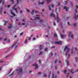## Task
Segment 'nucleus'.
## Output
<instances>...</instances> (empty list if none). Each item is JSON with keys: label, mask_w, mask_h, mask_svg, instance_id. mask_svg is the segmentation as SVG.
<instances>
[{"label": "nucleus", "mask_w": 78, "mask_h": 78, "mask_svg": "<svg viewBox=\"0 0 78 78\" xmlns=\"http://www.w3.org/2000/svg\"><path fill=\"white\" fill-rule=\"evenodd\" d=\"M39 63H41V61L40 60H39L38 61Z\"/></svg>", "instance_id": "63"}, {"label": "nucleus", "mask_w": 78, "mask_h": 78, "mask_svg": "<svg viewBox=\"0 0 78 78\" xmlns=\"http://www.w3.org/2000/svg\"><path fill=\"white\" fill-rule=\"evenodd\" d=\"M10 56V55H8L6 56H5V58H8V57H9Z\"/></svg>", "instance_id": "29"}, {"label": "nucleus", "mask_w": 78, "mask_h": 78, "mask_svg": "<svg viewBox=\"0 0 78 78\" xmlns=\"http://www.w3.org/2000/svg\"><path fill=\"white\" fill-rule=\"evenodd\" d=\"M43 76H44V77H45V76H46V74H44L43 75Z\"/></svg>", "instance_id": "48"}, {"label": "nucleus", "mask_w": 78, "mask_h": 78, "mask_svg": "<svg viewBox=\"0 0 78 78\" xmlns=\"http://www.w3.org/2000/svg\"><path fill=\"white\" fill-rule=\"evenodd\" d=\"M57 18L56 19L57 22H58L60 20V19L58 17V13H57Z\"/></svg>", "instance_id": "8"}, {"label": "nucleus", "mask_w": 78, "mask_h": 78, "mask_svg": "<svg viewBox=\"0 0 78 78\" xmlns=\"http://www.w3.org/2000/svg\"><path fill=\"white\" fill-rule=\"evenodd\" d=\"M22 13V11L20 10V14H21V13Z\"/></svg>", "instance_id": "56"}, {"label": "nucleus", "mask_w": 78, "mask_h": 78, "mask_svg": "<svg viewBox=\"0 0 78 78\" xmlns=\"http://www.w3.org/2000/svg\"><path fill=\"white\" fill-rule=\"evenodd\" d=\"M38 75H41V72H39L38 73Z\"/></svg>", "instance_id": "52"}, {"label": "nucleus", "mask_w": 78, "mask_h": 78, "mask_svg": "<svg viewBox=\"0 0 78 78\" xmlns=\"http://www.w3.org/2000/svg\"><path fill=\"white\" fill-rule=\"evenodd\" d=\"M19 25H27V24L24 23H19Z\"/></svg>", "instance_id": "23"}, {"label": "nucleus", "mask_w": 78, "mask_h": 78, "mask_svg": "<svg viewBox=\"0 0 78 78\" xmlns=\"http://www.w3.org/2000/svg\"><path fill=\"white\" fill-rule=\"evenodd\" d=\"M55 44H62V41H60L58 42H54Z\"/></svg>", "instance_id": "6"}, {"label": "nucleus", "mask_w": 78, "mask_h": 78, "mask_svg": "<svg viewBox=\"0 0 78 78\" xmlns=\"http://www.w3.org/2000/svg\"><path fill=\"white\" fill-rule=\"evenodd\" d=\"M42 22H43V20H41L40 21V23H42Z\"/></svg>", "instance_id": "30"}, {"label": "nucleus", "mask_w": 78, "mask_h": 78, "mask_svg": "<svg viewBox=\"0 0 78 78\" xmlns=\"http://www.w3.org/2000/svg\"><path fill=\"white\" fill-rule=\"evenodd\" d=\"M51 56H53V53H51Z\"/></svg>", "instance_id": "58"}, {"label": "nucleus", "mask_w": 78, "mask_h": 78, "mask_svg": "<svg viewBox=\"0 0 78 78\" xmlns=\"http://www.w3.org/2000/svg\"><path fill=\"white\" fill-rule=\"evenodd\" d=\"M4 25H6V24H8V21H6L5 20H4Z\"/></svg>", "instance_id": "13"}, {"label": "nucleus", "mask_w": 78, "mask_h": 78, "mask_svg": "<svg viewBox=\"0 0 78 78\" xmlns=\"http://www.w3.org/2000/svg\"><path fill=\"white\" fill-rule=\"evenodd\" d=\"M51 48H55V46H52Z\"/></svg>", "instance_id": "57"}, {"label": "nucleus", "mask_w": 78, "mask_h": 78, "mask_svg": "<svg viewBox=\"0 0 78 78\" xmlns=\"http://www.w3.org/2000/svg\"><path fill=\"white\" fill-rule=\"evenodd\" d=\"M67 23H68V25H69V26L70 25V24L69 22H68Z\"/></svg>", "instance_id": "50"}, {"label": "nucleus", "mask_w": 78, "mask_h": 78, "mask_svg": "<svg viewBox=\"0 0 78 78\" xmlns=\"http://www.w3.org/2000/svg\"><path fill=\"white\" fill-rule=\"evenodd\" d=\"M11 71H12V69H10V71L9 72L8 74V75H9V73H11Z\"/></svg>", "instance_id": "34"}, {"label": "nucleus", "mask_w": 78, "mask_h": 78, "mask_svg": "<svg viewBox=\"0 0 78 78\" xmlns=\"http://www.w3.org/2000/svg\"><path fill=\"white\" fill-rule=\"evenodd\" d=\"M37 17H35V20H39L40 19V16L39 15H37Z\"/></svg>", "instance_id": "10"}, {"label": "nucleus", "mask_w": 78, "mask_h": 78, "mask_svg": "<svg viewBox=\"0 0 78 78\" xmlns=\"http://www.w3.org/2000/svg\"><path fill=\"white\" fill-rule=\"evenodd\" d=\"M49 9V10H51V8H50V6H48Z\"/></svg>", "instance_id": "41"}, {"label": "nucleus", "mask_w": 78, "mask_h": 78, "mask_svg": "<svg viewBox=\"0 0 78 78\" xmlns=\"http://www.w3.org/2000/svg\"><path fill=\"white\" fill-rule=\"evenodd\" d=\"M52 78H56V76H55V75H54L53 73H52Z\"/></svg>", "instance_id": "12"}, {"label": "nucleus", "mask_w": 78, "mask_h": 78, "mask_svg": "<svg viewBox=\"0 0 78 78\" xmlns=\"http://www.w3.org/2000/svg\"><path fill=\"white\" fill-rule=\"evenodd\" d=\"M76 8H78V6L77 5H76Z\"/></svg>", "instance_id": "59"}, {"label": "nucleus", "mask_w": 78, "mask_h": 78, "mask_svg": "<svg viewBox=\"0 0 78 78\" xmlns=\"http://www.w3.org/2000/svg\"><path fill=\"white\" fill-rule=\"evenodd\" d=\"M2 7L0 8V14H2Z\"/></svg>", "instance_id": "18"}, {"label": "nucleus", "mask_w": 78, "mask_h": 78, "mask_svg": "<svg viewBox=\"0 0 78 78\" xmlns=\"http://www.w3.org/2000/svg\"><path fill=\"white\" fill-rule=\"evenodd\" d=\"M42 48V45H40L39 46V50H41Z\"/></svg>", "instance_id": "19"}, {"label": "nucleus", "mask_w": 78, "mask_h": 78, "mask_svg": "<svg viewBox=\"0 0 78 78\" xmlns=\"http://www.w3.org/2000/svg\"><path fill=\"white\" fill-rule=\"evenodd\" d=\"M18 46V43L17 42H15L12 46H11V48L12 47H14L15 49H16L17 48V47Z\"/></svg>", "instance_id": "2"}, {"label": "nucleus", "mask_w": 78, "mask_h": 78, "mask_svg": "<svg viewBox=\"0 0 78 78\" xmlns=\"http://www.w3.org/2000/svg\"><path fill=\"white\" fill-rule=\"evenodd\" d=\"M11 1L13 3H14V1H13V0H11Z\"/></svg>", "instance_id": "55"}, {"label": "nucleus", "mask_w": 78, "mask_h": 78, "mask_svg": "<svg viewBox=\"0 0 78 78\" xmlns=\"http://www.w3.org/2000/svg\"><path fill=\"white\" fill-rule=\"evenodd\" d=\"M4 14H6V12L4 11Z\"/></svg>", "instance_id": "61"}, {"label": "nucleus", "mask_w": 78, "mask_h": 78, "mask_svg": "<svg viewBox=\"0 0 78 78\" xmlns=\"http://www.w3.org/2000/svg\"><path fill=\"white\" fill-rule=\"evenodd\" d=\"M28 42V41H27V39H25L24 40V44H27V43Z\"/></svg>", "instance_id": "15"}, {"label": "nucleus", "mask_w": 78, "mask_h": 78, "mask_svg": "<svg viewBox=\"0 0 78 78\" xmlns=\"http://www.w3.org/2000/svg\"><path fill=\"white\" fill-rule=\"evenodd\" d=\"M2 67H0V71H1L2 70Z\"/></svg>", "instance_id": "49"}, {"label": "nucleus", "mask_w": 78, "mask_h": 78, "mask_svg": "<svg viewBox=\"0 0 78 78\" xmlns=\"http://www.w3.org/2000/svg\"><path fill=\"white\" fill-rule=\"evenodd\" d=\"M50 6H51L52 8H53V7H54V5H51V4Z\"/></svg>", "instance_id": "46"}, {"label": "nucleus", "mask_w": 78, "mask_h": 78, "mask_svg": "<svg viewBox=\"0 0 78 78\" xmlns=\"http://www.w3.org/2000/svg\"><path fill=\"white\" fill-rule=\"evenodd\" d=\"M71 53H73V49H71Z\"/></svg>", "instance_id": "40"}, {"label": "nucleus", "mask_w": 78, "mask_h": 78, "mask_svg": "<svg viewBox=\"0 0 78 78\" xmlns=\"http://www.w3.org/2000/svg\"><path fill=\"white\" fill-rule=\"evenodd\" d=\"M69 37H71L72 39L73 38V34H72V32H70L69 34Z\"/></svg>", "instance_id": "7"}, {"label": "nucleus", "mask_w": 78, "mask_h": 78, "mask_svg": "<svg viewBox=\"0 0 78 78\" xmlns=\"http://www.w3.org/2000/svg\"><path fill=\"white\" fill-rule=\"evenodd\" d=\"M33 41H35V40H36V38H34L33 39Z\"/></svg>", "instance_id": "43"}, {"label": "nucleus", "mask_w": 78, "mask_h": 78, "mask_svg": "<svg viewBox=\"0 0 78 78\" xmlns=\"http://www.w3.org/2000/svg\"><path fill=\"white\" fill-rule=\"evenodd\" d=\"M27 12H30V10L28 9H27Z\"/></svg>", "instance_id": "38"}, {"label": "nucleus", "mask_w": 78, "mask_h": 78, "mask_svg": "<svg viewBox=\"0 0 78 78\" xmlns=\"http://www.w3.org/2000/svg\"><path fill=\"white\" fill-rule=\"evenodd\" d=\"M50 16L51 17H53L54 19H55V20H56V18H55V15L52 13H51V14Z\"/></svg>", "instance_id": "9"}, {"label": "nucleus", "mask_w": 78, "mask_h": 78, "mask_svg": "<svg viewBox=\"0 0 78 78\" xmlns=\"http://www.w3.org/2000/svg\"><path fill=\"white\" fill-rule=\"evenodd\" d=\"M56 61H57V60H55V63H56Z\"/></svg>", "instance_id": "60"}, {"label": "nucleus", "mask_w": 78, "mask_h": 78, "mask_svg": "<svg viewBox=\"0 0 78 78\" xmlns=\"http://www.w3.org/2000/svg\"><path fill=\"white\" fill-rule=\"evenodd\" d=\"M2 2L3 4H4V3H5V0H3L2 1V0H0V3H1V2Z\"/></svg>", "instance_id": "21"}, {"label": "nucleus", "mask_w": 78, "mask_h": 78, "mask_svg": "<svg viewBox=\"0 0 78 78\" xmlns=\"http://www.w3.org/2000/svg\"><path fill=\"white\" fill-rule=\"evenodd\" d=\"M54 37H57V34H54Z\"/></svg>", "instance_id": "24"}, {"label": "nucleus", "mask_w": 78, "mask_h": 78, "mask_svg": "<svg viewBox=\"0 0 78 78\" xmlns=\"http://www.w3.org/2000/svg\"><path fill=\"white\" fill-rule=\"evenodd\" d=\"M75 50H76V51H77V48H75Z\"/></svg>", "instance_id": "54"}, {"label": "nucleus", "mask_w": 78, "mask_h": 78, "mask_svg": "<svg viewBox=\"0 0 78 78\" xmlns=\"http://www.w3.org/2000/svg\"><path fill=\"white\" fill-rule=\"evenodd\" d=\"M22 34H23V33H21L20 34V36H22Z\"/></svg>", "instance_id": "53"}, {"label": "nucleus", "mask_w": 78, "mask_h": 78, "mask_svg": "<svg viewBox=\"0 0 78 78\" xmlns=\"http://www.w3.org/2000/svg\"><path fill=\"white\" fill-rule=\"evenodd\" d=\"M66 62L67 63V66H69V61L67 60H66Z\"/></svg>", "instance_id": "22"}, {"label": "nucleus", "mask_w": 78, "mask_h": 78, "mask_svg": "<svg viewBox=\"0 0 78 78\" xmlns=\"http://www.w3.org/2000/svg\"><path fill=\"white\" fill-rule=\"evenodd\" d=\"M2 62H3V61L0 60V63H2Z\"/></svg>", "instance_id": "36"}, {"label": "nucleus", "mask_w": 78, "mask_h": 78, "mask_svg": "<svg viewBox=\"0 0 78 78\" xmlns=\"http://www.w3.org/2000/svg\"><path fill=\"white\" fill-rule=\"evenodd\" d=\"M73 26H74V27H76V23H75L73 24Z\"/></svg>", "instance_id": "39"}, {"label": "nucleus", "mask_w": 78, "mask_h": 78, "mask_svg": "<svg viewBox=\"0 0 78 78\" xmlns=\"http://www.w3.org/2000/svg\"><path fill=\"white\" fill-rule=\"evenodd\" d=\"M63 9H66V11H67V10H68V9H69V8H67V7H64L63 8Z\"/></svg>", "instance_id": "20"}, {"label": "nucleus", "mask_w": 78, "mask_h": 78, "mask_svg": "<svg viewBox=\"0 0 78 78\" xmlns=\"http://www.w3.org/2000/svg\"><path fill=\"white\" fill-rule=\"evenodd\" d=\"M33 66H35V69H37V67H38V66H37V64L36 63H35L33 65Z\"/></svg>", "instance_id": "11"}, {"label": "nucleus", "mask_w": 78, "mask_h": 78, "mask_svg": "<svg viewBox=\"0 0 78 78\" xmlns=\"http://www.w3.org/2000/svg\"><path fill=\"white\" fill-rule=\"evenodd\" d=\"M31 14L33 15L34 14V10H33L32 12H31Z\"/></svg>", "instance_id": "32"}, {"label": "nucleus", "mask_w": 78, "mask_h": 78, "mask_svg": "<svg viewBox=\"0 0 78 78\" xmlns=\"http://www.w3.org/2000/svg\"><path fill=\"white\" fill-rule=\"evenodd\" d=\"M12 27V25H10L9 26H8V28H11Z\"/></svg>", "instance_id": "27"}, {"label": "nucleus", "mask_w": 78, "mask_h": 78, "mask_svg": "<svg viewBox=\"0 0 78 78\" xmlns=\"http://www.w3.org/2000/svg\"><path fill=\"white\" fill-rule=\"evenodd\" d=\"M14 72H13L12 73V74L11 75H10L11 76H12V75H13V74H14Z\"/></svg>", "instance_id": "47"}, {"label": "nucleus", "mask_w": 78, "mask_h": 78, "mask_svg": "<svg viewBox=\"0 0 78 78\" xmlns=\"http://www.w3.org/2000/svg\"><path fill=\"white\" fill-rule=\"evenodd\" d=\"M34 12H35V13H37L38 12H37V11H35Z\"/></svg>", "instance_id": "44"}, {"label": "nucleus", "mask_w": 78, "mask_h": 78, "mask_svg": "<svg viewBox=\"0 0 78 78\" xmlns=\"http://www.w3.org/2000/svg\"><path fill=\"white\" fill-rule=\"evenodd\" d=\"M16 71H18L19 72V73H22V68H18V69L16 70Z\"/></svg>", "instance_id": "5"}, {"label": "nucleus", "mask_w": 78, "mask_h": 78, "mask_svg": "<svg viewBox=\"0 0 78 78\" xmlns=\"http://www.w3.org/2000/svg\"><path fill=\"white\" fill-rule=\"evenodd\" d=\"M75 14L74 15V18L75 19H76H76L78 17V14L76 15V13L77 12V11H76V9L75 10Z\"/></svg>", "instance_id": "3"}, {"label": "nucleus", "mask_w": 78, "mask_h": 78, "mask_svg": "<svg viewBox=\"0 0 78 78\" xmlns=\"http://www.w3.org/2000/svg\"><path fill=\"white\" fill-rule=\"evenodd\" d=\"M75 60L76 62H77V60H78V58L76 57L75 58Z\"/></svg>", "instance_id": "33"}, {"label": "nucleus", "mask_w": 78, "mask_h": 78, "mask_svg": "<svg viewBox=\"0 0 78 78\" xmlns=\"http://www.w3.org/2000/svg\"><path fill=\"white\" fill-rule=\"evenodd\" d=\"M21 2V0H17V4H18L19 3V2Z\"/></svg>", "instance_id": "28"}, {"label": "nucleus", "mask_w": 78, "mask_h": 78, "mask_svg": "<svg viewBox=\"0 0 78 78\" xmlns=\"http://www.w3.org/2000/svg\"><path fill=\"white\" fill-rule=\"evenodd\" d=\"M65 5H66V4H67V1H66V2H65Z\"/></svg>", "instance_id": "45"}, {"label": "nucleus", "mask_w": 78, "mask_h": 78, "mask_svg": "<svg viewBox=\"0 0 78 78\" xmlns=\"http://www.w3.org/2000/svg\"><path fill=\"white\" fill-rule=\"evenodd\" d=\"M67 72V71L66 70H64V73H65V74H66V75H67V74L66 73V72Z\"/></svg>", "instance_id": "31"}, {"label": "nucleus", "mask_w": 78, "mask_h": 78, "mask_svg": "<svg viewBox=\"0 0 78 78\" xmlns=\"http://www.w3.org/2000/svg\"><path fill=\"white\" fill-rule=\"evenodd\" d=\"M44 53V52L42 51H41V52H40L39 54V55H42V54H43Z\"/></svg>", "instance_id": "26"}, {"label": "nucleus", "mask_w": 78, "mask_h": 78, "mask_svg": "<svg viewBox=\"0 0 78 78\" xmlns=\"http://www.w3.org/2000/svg\"><path fill=\"white\" fill-rule=\"evenodd\" d=\"M44 50H45V51H47V48H45L44 49Z\"/></svg>", "instance_id": "42"}, {"label": "nucleus", "mask_w": 78, "mask_h": 78, "mask_svg": "<svg viewBox=\"0 0 78 78\" xmlns=\"http://www.w3.org/2000/svg\"><path fill=\"white\" fill-rule=\"evenodd\" d=\"M16 6V4L14 6L12 7V9H13L14 11H15L16 13H18V11H17V8H15V6Z\"/></svg>", "instance_id": "4"}, {"label": "nucleus", "mask_w": 78, "mask_h": 78, "mask_svg": "<svg viewBox=\"0 0 78 78\" xmlns=\"http://www.w3.org/2000/svg\"><path fill=\"white\" fill-rule=\"evenodd\" d=\"M28 39L29 40V41H30V40H31V38H30V37L28 38Z\"/></svg>", "instance_id": "51"}, {"label": "nucleus", "mask_w": 78, "mask_h": 78, "mask_svg": "<svg viewBox=\"0 0 78 78\" xmlns=\"http://www.w3.org/2000/svg\"><path fill=\"white\" fill-rule=\"evenodd\" d=\"M61 37L62 38H63L64 37H66V35H65L64 36L63 35H61Z\"/></svg>", "instance_id": "25"}, {"label": "nucleus", "mask_w": 78, "mask_h": 78, "mask_svg": "<svg viewBox=\"0 0 78 78\" xmlns=\"http://www.w3.org/2000/svg\"><path fill=\"white\" fill-rule=\"evenodd\" d=\"M10 6V5H9L7 6L8 8H9Z\"/></svg>", "instance_id": "62"}, {"label": "nucleus", "mask_w": 78, "mask_h": 78, "mask_svg": "<svg viewBox=\"0 0 78 78\" xmlns=\"http://www.w3.org/2000/svg\"><path fill=\"white\" fill-rule=\"evenodd\" d=\"M60 25L61 28H62V23H60Z\"/></svg>", "instance_id": "35"}, {"label": "nucleus", "mask_w": 78, "mask_h": 78, "mask_svg": "<svg viewBox=\"0 0 78 78\" xmlns=\"http://www.w3.org/2000/svg\"><path fill=\"white\" fill-rule=\"evenodd\" d=\"M11 14L13 15V16H16V14H14V12H12V10H11Z\"/></svg>", "instance_id": "14"}, {"label": "nucleus", "mask_w": 78, "mask_h": 78, "mask_svg": "<svg viewBox=\"0 0 78 78\" xmlns=\"http://www.w3.org/2000/svg\"><path fill=\"white\" fill-rule=\"evenodd\" d=\"M68 70H69V72H70V73H72V74H73V73H74V72L73 71V69H71V70L70 71V70L69 69H68Z\"/></svg>", "instance_id": "17"}, {"label": "nucleus", "mask_w": 78, "mask_h": 78, "mask_svg": "<svg viewBox=\"0 0 78 78\" xmlns=\"http://www.w3.org/2000/svg\"><path fill=\"white\" fill-rule=\"evenodd\" d=\"M53 25L54 26H55V25H56V24L55 23V22H54L53 23Z\"/></svg>", "instance_id": "37"}, {"label": "nucleus", "mask_w": 78, "mask_h": 78, "mask_svg": "<svg viewBox=\"0 0 78 78\" xmlns=\"http://www.w3.org/2000/svg\"><path fill=\"white\" fill-rule=\"evenodd\" d=\"M64 51H66L65 56L67 57V58H69L70 57V54L69 53V48H68V46H65Z\"/></svg>", "instance_id": "1"}, {"label": "nucleus", "mask_w": 78, "mask_h": 78, "mask_svg": "<svg viewBox=\"0 0 78 78\" xmlns=\"http://www.w3.org/2000/svg\"><path fill=\"white\" fill-rule=\"evenodd\" d=\"M58 5H60V3L59 2L58 4Z\"/></svg>", "instance_id": "64"}, {"label": "nucleus", "mask_w": 78, "mask_h": 78, "mask_svg": "<svg viewBox=\"0 0 78 78\" xmlns=\"http://www.w3.org/2000/svg\"><path fill=\"white\" fill-rule=\"evenodd\" d=\"M38 3L39 5H40L41 4V5H44V2H42L40 3V2L39 1L38 2Z\"/></svg>", "instance_id": "16"}]
</instances>
